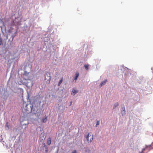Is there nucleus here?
I'll return each mask as SVG.
<instances>
[{"mask_svg":"<svg viewBox=\"0 0 153 153\" xmlns=\"http://www.w3.org/2000/svg\"><path fill=\"white\" fill-rule=\"evenodd\" d=\"M33 106L31 104H28L26 102L23 103V108L24 111L26 113H29L32 111Z\"/></svg>","mask_w":153,"mask_h":153,"instance_id":"f257e3e1","label":"nucleus"},{"mask_svg":"<svg viewBox=\"0 0 153 153\" xmlns=\"http://www.w3.org/2000/svg\"><path fill=\"white\" fill-rule=\"evenodd\" d=\"M23 84L26 85L27 88H30L33 86L32 81L30 79H24L23 80Z\"/></svg>","mask_w":153,"mask_h":153,"instance_id":"f03ea898","label":"nucleus"},{"mask_svg":"<svg viewBox=\"0 0 153 153\" xmlns=\"http://www.w3.org/2000/svg\"><path fill=\"white\" fill-rule=\"evenodd\" d=\"M51 74L49 72H47L45 74V80L47 84H49L51 81Z\"/></svg>","mask_w":153,"mask_h":153,"instance_id":"7ed1b4c3","label":"nucleus"},{"mask_svg":"<svg viewBox=\"0 0 153 153\" xmlns=\"http://www.w3.org/2000/svg\"><path fill=\"white\" fill-rule=\"evenodd\" d=\"M91 136V135L90 134V133H89L86 136H85V137L86 138L88 143H89V142L91 143L93 140V137L92 135L91 138L90 139V140H89L88 138L90 136Z\"/></svg>","mask_w":153,"mask_h":153,"instance_id":"20e7f679","label":"nucleus"},{"mask_svg":"<svg viewBox=\"0 0 153 153\" xmlns=\"http://www.w3.org/2000/svg\"><path fill=\"white\" fill-rule=\"evenodd\" d=\"M78 92V90L73 88L71 93V94L72 95H74Z\"/></svg>","mask_w":153,"mask_h":153,"instance_id":"39448f33","label":"nucleus"},{"mask_svg":"<svg viewBox=\"0 0 153 153\" xmlns=\"http://www.w3.org/2000/svg\"><path fill=\"white\" fill-rule=\"evenodd\" d=\"M107 82V80L106 79L104 80L103 81L101 82L100 84V86H101L104 85Z\"/></svg>","mask_w":153,"mask_h":153,"instance_id":"423d86ee","label":"nucleus"},{"mask_svg":"<svg viewBox=\"0 0 153 153\" xmlns=\"http://www.w3.org/2000/svg\"><path fill=\"white\" fill-rule=\"evenodd\" d=\"M51 143V139L50 137H49L48 139V144L50 145Z\"/></svg>","mask_w":153,"mask_h":153,"instance_id":"0eeeda50","label":"nucleus"},{"mask_svg":"<svg viewBox=\"0 0 153 153\" xmlns=\"http://www.w3.org/2000/svg\"><path fill=\"white\" fill-rule=\"evenodd\" d=\"M63 77H62L60 80L59 81L58 84V86H60V85L62 83V81H63Z\"/></svg>","mask_w":153,"mask_h":153,"instance_id":"6e6552de","label":"nucleus"},{"mask_svg":"<svg viewBox=\"0 0 153 153\" xmlns=\"http://www.w3.org/2000/svg\"><path fill=\"white\" fill-rule=\"evenodd\" d=\"M79 76V74L78 73H77L76 74L74 78V79L76 80L77 79L78 77Z\"/></svg>","mask_w":153,"mask_h":153,"instance_id":"1a4fd4ad","label":"nucleus"},{"mask_svg":"<svg viewBox=\"0 0 153 153\" xmlns=\"http://www.w3.org/2000/svg\"><path fill=\"white\" fill-rule=\"evenodd\" d=\"M88 66L89 65L88 64H85L84 65V67L87 70H88Z\"/></svg>","mask_w":153,"mask_h":153,"instance_id":"9d476101","label":"nucleus"},{"mask_svg":"<svg viewBox=\"0 0 153 153\" xmlns=\"http://www.w3.org/2000/svg\"><path fill=\"white\" fill-rule=\"evenodd\" d=\"M16 32H15L14 33H13V34H12L11 37L12 38V39H13L14 37L16 36Z\"/></svg>","mask_w":153,"mask_h":153,"instance_id":"9b49d317","label":"nucleus"},{"mask_svg":"<svg viewBox=\"0 0 153 153\" xmlns=\"http://www.w3.org/2000/svg\"><path fill=\"white\" fill-rule=\"evenodd\" d=\"M47 117H45V118H44L43 119L42 122L43 123H45L47 121Z\"/></svg>","mask_w":153,"mask_h":153,"instance_id":"f8f14e48","label":"nucleus"},{"mask_svg":"<svg viewBox=\"0 0 153 153\" xmlns=\"http://www.w3.org/2000/svg\"><path fill=\"white\" fill-rule=\"evenodd\" d=\"M5 128H7L8 129L9 128V125H8V122H7L6 123L5 125Z\"/></svg>","mask_w":153,"mask_h":153,"instance_id":"ddd939ff","label":"nucleus"},{"mask_svg":"<svg viewBox=\"0 0 153 153\" xmlns=\"http://www.w3.org/2000/svg\"><path fill=\"white\" fill-rule=\"evenodd\" d=\"M118 105V102H116V103H115L113 107V108H114L116 107H117Z\"/></svg>","mask_w":153,"mask_h":153,"instance_id":"4468645a","label":"nucleus"},{"mask_svg":"<svg viewBox=\"0 0 153 153\" xmlns=\"http://www.w3.org/2000/svg\"><path fill=\"white\" fill-rule=\"evenodd\" d=\"M2 43V39L0 38V45H1Z\"/></svg>","mask_w":153,"mask_h":153,"instance_id":"2eb2a0df","label":"nucleus"},{"mask_svg":"<svg viewBox=\"0 0 153 153\" xmlns=\"http://www.w3.org/2000/svg\"><path fill=\"white\" fill-rule=\"evenodd\" d=\"M99 124V122L98 121H97V123L96 125V126H97Z\"/></svg>","mask_w":153,"mask_h":153,"instance_id":"dca6fc26","label":"nucleus"},{"mask_svg":"<svg viewBox=\"0 0 153 153\" xmlns=\"http://www.w3.org/2000/svg\"><path fill=\"white\" fill-rule=\"evenodd\" d=\"M72 153H76V150H74L72 152Z\"/></svg>","mask_w":153,"mask_h":153,"instance_id":"f3484780","label":"nucleus"},{"mask_svg":"<svg viewBox=\"0 0 153 153\" xmlns=\"http://www.w3.org/2000/svg\"><path fill=\"white\" fill-rule=\"evenodd\" d=\"M13 28H11L9 30V32L10 33H11V31H10V30H13Z\"/></svg>","mask_w":153,"mask_h":153,"instance_id":"a211bd4d","label":"nucleus"},{"mask_svg":"<svg viewBox=\"0 0 153 153\" xmlns=\"http://www.w3.org/2000/svg\"><path fill=\"white\" fill-rule=\"evenodd\" d=\"M48 148L47 147V148H46V151L47 152V151H48Z\"/></svg>","mask_w":153,"mask_h":153,"instance_id":"6ab92c4d","label":"nucleus"},{"mask_svg":"<svg viewBox=\"0 0 153 153\" xmlns=\"http://www.w3.org/2000/svg\"><path fill=\"white\" fill-rule=\"evenodd\" d=\"M144 150V149H143L142 151L141 152H140V153H143V152Z\"/></svg>","mask_w":153,"mask_h":153,"instance_id":"aec40b11","label":"nucleus"},{"mask_svg":"<svg viewBox=\"0 0 153 153\" xmlns=\"http://www.w3.org/2000/svg\"><path fill=\"white\" fill-rule=\"evenodd\" d=\"M72 103V101H71V104H70V106L71 105Z\"/></svg>","mask_w":153,"mask_h":153,"instance_id":"412c9836","label":"nucleus"},{"mask_svg":"<svg viewBox=\"0 0 153 153\" xmlns=\"http://www.w3.org/2000/svg\"><path fill=\"white\" fill-rule=\"evenodd\" d=\"M152 69L153 70V68H152Z\"/></svg>","mask_w":153,"mask_h":153,"instance_id":"4be33fe9","label":"nucleus"}]
</instances>
